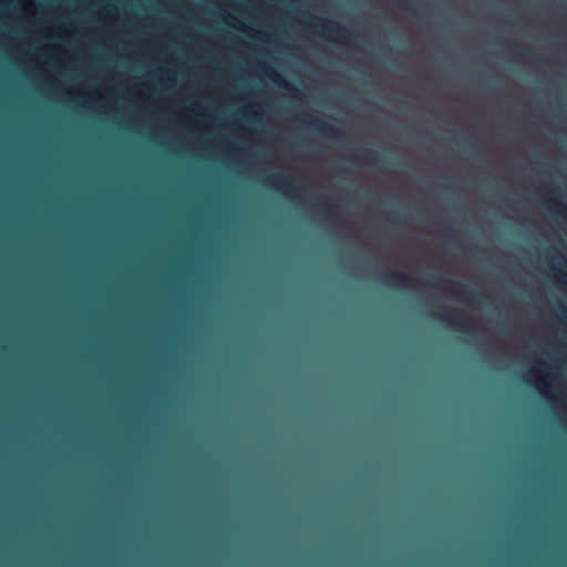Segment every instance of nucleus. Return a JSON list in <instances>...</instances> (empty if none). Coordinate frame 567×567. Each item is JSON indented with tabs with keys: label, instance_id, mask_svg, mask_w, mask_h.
<instances>
[{
	"label": "nucleus",
	"instance_id": "nucleus-1",
	"mask_svg": "<svg viewBox=\"0 0 567 567\" xmlns=\"http://www.w3.org/2000/svg\"><path fill=\"white\" fill-rule=\"evenodd\" d=\"M316 28L330 40L348 42V30L336 21L316 18Z\"/></svg>",
	"mask_w": 567,
	"mask_h": 567
},
{
	"label": "nucleus",
	"instance_id": "nucleus-2",
	"mask_svg": "<svg viewBox=\"0 0 567 567\" xmlns=\"http://www.w3.org/2000/svg\"><path fill=\"white\" fill-rule=\"evenodd\" d=\"M435 317L440 321L463 331L470 330L472 323V321L462 312L450 309H446L443 312H436Z\"/></svg>",
	"mask_w": 567,
	"mask_h": 567
},
{
	"label": "nucleus",
	"instance_id": "nucleus-3",
	"mask_svg": "<svg viewBox=\"0 0 567 567\" xmlns=\"http://www.w3.org/2000/svg\"><path fill=\"white\" fill-rule=\"evenodd\" d=\"M302 122L308 123L312 130L318 132L319 134L327 136V137H334V138H341L343 136L342 132L338 130L332 124L313 116H303Z\"/></svg>",
	"mask_w": 567,
	"mask_h": 567
},
{
	"label": "nucleus",
	"instance_id": "nucleus-4",
	"mask_svg": "<svg viewBox=\"0 0 567 567\" xmlns=\"http://www.w3.org/2000/svg\"><path fill=\"white\" fill-rule=\"evenodd\" d=\"M271 184H274L278 189L288 194L291 197L298 196L299 187L292 183L289 176H285L282 174H278L270 178Z\"/></svg>",
	"mask_w": 567,
	"mask_h": 567
},
{
	"label": "nucleus",
	"instance_id": "nucleus-5",
	"mask_svg": "<svg viewBox=\"0 0 567 567\" xmlns=\"http://www.w3.org/2000/svg\"><path fill=\"white\" fill-rule=\"evenodd\" d=\"M260 66L267 72V74L270 76V79L280 87H282L287 93L298 95L301 93L299 89H297L292 83L288 82L282 78L281 74L276 72L272 68L260 64Z\"/></svg>",
	"mask_w": 567,
	"mask_h": 567
},
{
	"label": "nucleus",
	"instance_id": "nucleus-6",
	"mask_svg": "<svg viewBox=\"0 0 567 567\" xmlns=\"http://www.w3.org/2000/svg\"><path fill=\"white\" fill-rule=\"evenodd\" d=\"M442 286L445 290L452 292L455 296L463 298H472L475 293L468 286L452 279L442 280Z\"/></svg>",
	"mask_w": 567,
	"mask_h": 567
},
{
	"label": "nucleus",
	"instance_id": "nucleus-7",
	"mask_svg": "<svg viewBox=\"0 0 567 567\" xmlns=\"http://www.w3.org/2000/svg\"><path fill=\"white\" fill-rule=\"evenodd\" d=\"M386 281L396 287H406L411 286L413 279L408 276L405 272L400 271H390L385 277Z\"/></svg>",
	"mask_w": 567,
	"mask_h": 567
},
{
	"label": "nucleus",
	"instance_id": "nucleus-8",
	"mask_svg": "<svg viewBox=\"0 0 567 567\" xmlns=\"http://www.w3.org/2000/svg\"><path fill=\"white\" fill-rule=\"evenodd\" d=\"M359 159L368 165H374L378 162V157L370 150H364L360 154Z\"/></svg>",
	"mask_w": 567,
	"mask_h": 567
},
{
	"label": "nucleus",
	"instance_id": "nucleus-9",
	"mask_svg": "<svg viewBox=\"0 0 567 567\" xmlns=\"http://www.w3.org/2000/svg\"><path fill=\"white\" fill-rule=\"evenodd\" d=\"M548 205H549L550 209L554 213H556L557 215L563 216V217L567 216V206L565 204L550 200V202H548Z\"/></svg>",
	"mask_w": 567,
	"mask_h": 567
},
{
	"label": "nucleus",
	"instance_id": "nucleus-10",
	"mask_svg": "<svg viewBox=\"0 0 567 567\" xmlns=\"http://www.w3.org/2000/svg\"><path fill=\"white\" fill-rule=\"evenodd\" d=\"M399 8L412 13L413 2L411 0H392Z\"/></svg>",
	"mask_w": 567,
	"mask_h": 567
},
{
	"label": "nucleus",
	"instance_id": "nucleus-11",
	"mask_svg": "<svg viewBox=\"0 0 567 567\" xmlns=\"http://www.w3.org/2000/svg\"><path fill=\"white\" fill-rule=\"evenodd\" d=\"M558 272H559V280H560L561 282H567V269H565V268H560V269L558 270Z\"/></svg>",
	"mask_w": 567,
	"mask_h": 567
},
{
	"label": "nucleus",
	"instance_id": "nucleus-12",
	"mask_svg": "<svg viewBox=\"0 0 567 567\" xmlns=\"http://www.w3.org/2000/svg\"><path fill=\"white\" fill-rule=\"evenodd\" d=\"M328 215H330V216H333V215H334L333 207H331V206H330V207L328 208Z\"/></svg>",
	"mask_w": 567,
	"mask_h": 567
}]
</instances>
